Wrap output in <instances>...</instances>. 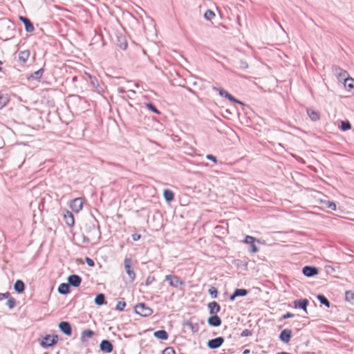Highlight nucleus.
<instances>
[{"label": "nucleus", "instance_id": "nucleus-55", "mask_svg": "<svg viewBox=\"0 0 354 354\" xmlns=\"http://www.w3.org/2000/svg\"><path fill=\"white\" fill-rule=\"evenodd\" d=\"M129 92L131 93L132 94H135V91L133 89H129Z\"/></svg>", "mask_w": 354, "mask_h": 354}, {"label": "nucleus", "instance_id": "nucleus-8", "mask_svg": "<svg viewBox=\"0 0 354 354\" xmlns=\"http://www.w3.org/2000/svg\"><path fill=\"white\" fill-rule=\"evenodd\" d=\"M213 89L215 90V91H218L220 95L225 97L226 98H227L231 102H236V103L243 104V103L241 101L235 99L231 94H230L228 92L225 91L223 88H217V87H213Z\"/></svg>", "mask_w": 354, "mask_h": 354}, {"label": "nucleus", "instance_id": "nucleus-21", "mask_svg": "<svg viewBox=\"0 0 354 354\" xmlns=\"http://www.w3.org/2000/svg\"><path fill=\"white\" fill-rule=\"evenodd\" d=\"M30 56L29 50L20 51L18 55V59L23 64L26 63Z\"/></svg>", "mask_w": 354, "mask_h": 354}, {"label": "nucleus", "instance_id": "nucleus-18", "mask_svg": "<svg viewBox=\"0 0 354 354\" xmlns=\"http://www.w3.org/2000/svg\"><path fill=\"white\" fill-rule=\"evenodd\" d=\"M248 293V291L246 289H236L234 293L230 296V299L233 301L237 297H243L246 296Z\"/></svg>", "mask_w": 354, "mask_h": 354}, {"label": "nucleus", "instance_id": "nucleus-58", "mask_svg": "<svg viewBox=\"0 0 354 354\" xmlns=\"http://www.w3.org/2000/svg\"><path fill=\"white\" fill-rule=\"evenodd\" d=\"M0 64H2V62L0 61ZM2 70V68L0 67V71Z\"/></svg>", "mask_w": 354, "mask_h": 354}, {"label": "nucleus", "instance_id": "nucleus-5", "mask_svg": "<svg viewBox=\"0 0 354 354\" xmlns=\"http://www.w3.org/2000/svg\"><path fill=\"white\" fill-rule=\"evenodd\" d=\"M333 71L337 75L339 81H344L349 76L346 71L342 69L337 66L333 67Z\"/></svg>", "mask_w": 354, "mask_h": 354}, {"label": "nucleus", "instance_id": "nucleus-15", "mask_svg": "<svg viewBox=\"0 0 354 354\" xmlns=\"http://www.w3.org/2000/svg\"><path fill=\"white\" fill-rule=\"evenodd\" d=\"M207 307L210 315H216L221 310V306L216 301L208 303Z\"/></svg>", "mask_w": 354, "mask_h": 354}, {"label": "nucleus", "instance_id": "nucleus-12", "mask_svg": "<svg viewBox=\"0 0 354 354\" xmlns=\"http://www.w3.org/2000/svg\"><path fill=\"white\" fill-rule=\"evenodd\" d=\"M291 337L292 331L290 329L283 330L279 335L280 340L284 343H288L291 339Z\"/></svg>", "mask_w": 354, "mask_h": 354}, {"label": "nucleus", "instance_id": "nucleus-25", "mask_svg": "<svg viewBox=\"0 0 354 354\" xmlns=\"http://www.w3.org/2000/svg\"><path fill=\"white\" fill-rule=\"evenodd\" d=\"M70 291V286L68 283H61L58 287V292L62 295H66Z\"/></svg>", "mask_w": 354, "mask_h": 354}, {"label": "nucleus", "instance_id": "nucleus-44", "mask_svg": "<svg viewBox=\"0 0 354 354\" xmlns=\"http://www.w3.org/2000/svg\"><path fill=\"white\" fill-rule=\"evenodd\" d=\"M162 354H175V351L171 347H167L163 350Z\"/></svg>", "mask_w": 354, "mask_h": 354}, {"label": "nucleus", "instance_id": "nucleus-3", "mask_svg": "<svg viewBox=\"0 0 354 354\" xmlns=\"http://www.w3.org/2000/svg\"><path fill=\"white\" fill-rule=\"evenodd\" d=\"M124 269L131 281L135 279L136 274L131 267V259L126 258L124 261Z\"/></svg>", "mask_w": 354, "mask_h": 354}, {"label": "nucleus", "instance_id": "nucleus-52", "mask_svg": "<svg viewBox=\"0 0 354 354\" xmlns=\"http://www.w3.org/2000/svg\"><path fill=\"white\" fill-rule=\"evenodd\" d=\"M140 235L138 234H133L132 235V239L133 241H138L140 239Z\"/></svg>", "mask_w": 354, "mask_h": 354}, {"label": "nucleus", "instance_id": "nucleus-48", "mask_svg": "<svg viewBox=\"0 0 354 354\" xmlns=\"http://www.w3.org/2000/svg\"><path fill=\"white\" fill-rule=\"evenodd\" d=\"M86 263H87V265L88 266H94V261L91 259H90L88 257L86 258Z\"/></svg>", "mask_w": 354, "mask_h": 354}, {"label": "nucleus", "instance_id": "nucleus-43", "mask_svg": "<svg viewBox=\"0 0 354 354\" xmlns=\"http://www.w3.org/2000/svg\"><path fill=\"white\" fill-rule=\"evenodd\" d=\"M255 239L253 236H246L245 239V243H248L251 245L252 243H254Z\"/></svg>", "mask_w": 354, "mask_h": 354}, {"label": "nucleus", "instance_id": "nucleus-24", "mask_svg": "<svg viewBox=\"0 0 354 354\" xmlns=\"http://www.w3.org/2000/svg\"><path fill=\"white\" fill-rule=\"evenodd\" d=\"M24 283L21 280H17L14 284V289L18 293H21L24 290Z\"/></svg>", "mask_w": 354, "mask_h": 354}, {"label": "nucleus", "instance_id": "nucleus-28", "mask_svg": "<svg viewBox=\"0 0 354 354\" xmlns=\"http://www.w3.org/2000/svg\"><path fill=\"white\" fill-rule=\"evenodd\" d=\"M95 303L98 306L104 304L106 303L104 295L102 293L97 295L95 298Z\"/></svg>", "mask_w": 354, "mask_h": 354}, {"label": "nucleus", "instance_id": "nucleus-39", "mask_svg": "<svg viewBox=\"0 0 354 354\" xmlns=\"http://www.w3.org/2000/svg\"><path fill=\"white\" fill-rule=\"evenodd\" d=\"M125 306H126V302L124 301H120L118 302V304L115 306V310H117L118 311H122Z\"/></svg>", "mask_w": 354, "mask_h": 354}, {"label": "nucleus", "instance_id": "nucleus-53", "mask_svg": "<svg viewBox=\"0 0 354 354\" xmlns=\"http://www.w3.org/2000/svg\"><path fill=\"white\" fill-rule=\"evenodd\" d=\"M118 91L121 93H124V89L123 88H119Z\"/></svg>", "mask_w": 354, "mask_h": 354}, {"label": "nucleus", "instance_id": "nucleus-11", "mask_svg": "<svg viewBox=\"0 0 354 354\" xmlns=\"http://www.w3.org/2000/svg\"><path fill=\"white\" fill-rule=\"evenodd\" d=\"M59 328L66 335L70 336L72 334L71 326L68 322H61L59 324Z\"/></svg>", "mask_w": 354, "mask_h": 354}, {"label": "nucleus", "instance_id": "nucleus-27", "mask_svg": "<svg viewBox=\"0 0 354 354\" xmlns=\"http://www.w3.org/2000/svg\"><path fill=\"white\" fill-rule=\"evenodd\" d=\"M346 301L351 304H354V291L348 290L345 292Z\"/></svg>", "mask_w": 354, "mask_h": 354}, {"label": "nucleus", "instance_id": "nucleus-22", "mask_svg": "<svg viewBox=\"0 0 354 354\" xmlns=\"http://www.w3.org/2000/svg\"><path fill=\"white\" fill-rule=\"evenodd\" d=\"M154 337L162 340H166L168 338L167 333L164 330H159L155 331L153 333Z\"/></svg>", "mask_w": 354, "mask_h": 354}, {"label": "nucleus", "instance_id": "nucleus-40", "mask_svg": "<svg viewBox=\"0 0 354 354\" xmlns=\"http://www.w3.org/2000/svg\"><path fill=\"white\" fill-rule=\"evenodd\" d=\"M7 299H8V301H7L6 304L8 305V306L9 307L10 309L13 308L16 304L15 299L12 297H8Z\"/></svg>", "mask_w": 354, "mask_h": 354}, {"label": "nucleus", "instance_id": "nucleus-46", "mask_svg": "<svg viewBox=\"0 0 354 354\" xmlns=\"http://www.w3.org/2000/svg\"><path fill=\"white\" fill-rule=\"evenodd\" d=\"M259 250L257 246L254 244V243H252L250 245V252H253V253H256Z\"/></svg>", "mask_w": 354, "mask_h": 354}, {"label": "nucleus", "instance_id": "nucleus-9", "mask_svg": "<svg viewBox=\"0 0 354 354\" xmlns=\"http://www.w3.org/2000/svg\"><path fill=\"white\" fill-rule=\"evenodd\" d=\"M303 274L308 277H313L318 274V269L313 266H304L302 269Z\"/></svg>", "mask_w": 354, "mask_h": 354}, {"label": "nucleus", "instance_id": "nucleus-57", "mask_svg": "<svg viewBox=\"0 0 354 354\" xmlns=\"http://www.w3.org/2000/svg\"><path fill=\"white\" fill-rule=\"evenodd\" d=\"M134 87H138V85L137 84H133Z\"/></svg>", "mask_w": 354, "mask_h": 354}, {"label": "nucleus", "instance_id": "nucleus-10", "mask_svg": "<svg viewBox=\"0 0 354 354\" xmlns=\"http://www.w3.org/2000/svg\"><path fill=\"white\" fill-rule=\"evenodd\" d=\"M82 281V278L77 274H71L68 277V283L73 287H78Z\"/></svg>", "mask_w": 354, "mask_h": 354}, {"label": "nucleus", "instance_id": "nucleus-20", "mask_svg": "<svg viewBox=\"0 0 354 354\" xmlns=\"http://www.w3.org/2000/svg\"><path fill=\"white\" fill-rule=\"evenodd\" d=\"M307 113H308L309 118L313 121L315 122V121H317V120H319L320 119V113L317 111H315V110L312 109H307Z\"/></svg>", "mask_w": 354, "mask_h": 354}, {"label": "nucleus", "instance_id": "nucleus-6", "mask_svg": "<svg viewBox=\"0 0 354 354\" xmlns=\"http://www.w3.org/2000/svg\"><path fill=\"white\" fill-rule=\"evenodd\" d=\"M223 342H224L223 337H218L216 338L209 339L207 342V345L208 348L210 349H216V348H218L220 346H221V345L223 344Z\"/></svg>", "mask_w": 354, "mask_h": 354}, {"label": "nucleus", "instance_id": "nucleus-47", "mask_svg": "<svg viewBox=\"0 0 354 354\" xmlns=\"http://www.w3.org/2000/svg\"><path fill=\"white\" fill-rule=\"evenodd\" d=\"M154 281V278L152 277H148L146 279L145 284L147 286L150 285Z\"/></svg>", "mask_w": 354, "mask_h": 354}, {"label": "nucleus", "instance_id": "nucleus-54", "mask_svg": "<svg viewBox=\"0 0 354 354\" xmlns=\"http://www.w3.org/2000/svg\"><path fill=\"white\" fill-rule=\"evenodd\" d=\"M250 353V350L248 349H245L243 352V354H248Z\"/></svg>", "mask_w": 354, "mask_h": 354}, {"label": "nucleus", "instance_id": "nucleus-2", "mask_svg": "<svg viewBox=\"0 0 354 354\" xmlns=\"http://www.w3.org/2000/svg\"><path fill=\"white\" fill-rule=\"evenodd\" d=\"M165 280L167 281L169 285L174 288H178L179 286L185 285V282L176 275H166Z\"/></svg>", "mask_w": 354, "mask_h": 354}, {"label": "nucleus", "instance_id": "nucleus-31", "mask_svg": "<svg viewBox=\"0 0 354 354\" xmlns=\"http://www.w3.org/2000/svg\"><path fill=\"white\" fill-rule=\"evenodd\" d=\"M344 84L345 87L348 88V89L353 88H354V79L352 77H350L348 76L344 81Z\"/></svg>", "mask_w": 354, "mask_h": 354}, {"label": "nucleus", "instance_id": "nucleus-35", "mask_svg": "<svg viewBox=\"0 0 354 354\" xmlns=\"http://www.w3.org/2000/svg\"><path fill=\"white\" fill-rule=\"evenodd\" d=\"M340 128L342 131H347L351 128L348 121H342Z\"/></svg>", "mask_w": 354, "mask_h": 354}, {"label": "nucleus", "instance_id": "nucleus-26", "mask_svg": "<svg viewBox=\"0 0 354 354\" xmlns=\"http://www.w3.org/2000/svg\"><path fill=\"white\" fill-rule=\"evenodd\" d=\"M165 200L167 202H171L174 200V194L169 189H165L163 192Z\"/></svg>", "mask_w": 354, "mask_h": 354}, {"label": "nucleus", "instance_id": "nucleus-56", "mask_svg": "<svg viewBox=\"0 0 354 354\" xmlns=\"http://www.w3.org/2000/svg\"><path fill=\"white\" fill-rule=\"evenodd\" d=\"M277 354H290V353H286V352H281V353H279Z\"/></svg>", "mask_w": 354, "mask_h": 354}, {"label": "nucleus", "instance_id": "nucleus-32", "mask_svg": "<svg viewBox=\"0 0 354 354\" xmlns=\"http://www.w3.org/2000/svg\"><path fill=\"white\" fill-rule=\"evenodd\" d=\"M317 299L319 301V302L322 304H324V306H326V307H330V301L328 300V299L324 296V295H317Z\"/></svg>", "mask_w": 354, "mask_h": 354}, {"label": "nucleus", "instance_id": "nucleus-42", "mask_svg": "<svg viewBox=\"0 0 354 354\" xmlns=\"http://www.w3.org/2000/svg\"><path fill=\"white\" fill-rule=\"evenodd\" d=\"M93 335V332L91 330H85L82 332L83 337H91Z\"/></svg>", "mask_w": 354, "mask_h": 354}, {"label": "nucleus", "instance_id": "nucleus-13", "mask_svg": "<svg viewBox=\"0 0 354 354\" xmlns=\"http://www.w3.org/2000/svg\"><path fill=\"white\" fill-rule=\"evenodd\" d=\"M207 324L211 326H220L222 324L221 319L217 315H212L207 319Z\"/></svg>", "mask_w": 354, "mask_h": 354}, {"label": "nucleus", "instance_id": "nucleus-14", "mask_svg": "<svg viewBox=\"0 0 354 354\" xmlns=\"http://www.w3.org/2000/svg\"><path fill=\"white\" fill-rule=\"evenodd\" d=\"M102 351L109 353L113 351V345L110 341L104 339L102 340L100 344Z\"/></svg>", "mask_w": 354, "mask_h": 354}, {"label": "nucleus", "instance_id": "nucleus-33", "mask_svg": "<svg viewBox=\"0 0 354 354\" xmlns=\"http://www.w3.org/2000/svg\"><path fill=\"white\" fill-rule=\"evenodd\" d=\"M236 66L241 69H246L248 67V64L246 61L243 59H239L236 63Z\"/></svg>", "mask_w": 354, "mask_h": 354}, {"label": "nucleus", "instance_id": "nucleus-4", "mask_svg": "<svg viewBox=\"0 0 354 354\" xmlns=\"http://www.w3.org/2000/svg\"><path fill=\"white\" fill-rule=\"evenodd\" d=\"M58 337L57 335L51 337L50 335H46L44 337L41 342V346L43 348H46L55 344L57 342Z\"/></svg>", "mask_w": 354, "mask_h": 354}, {"label": "nucleus", "instance_id": "nucleus-49", "mask_svg": "<svg viewBox=\"0 0 354 354\" xmlns=\"http://www.w3.org/2000/svg\"><path fill=\"white\" fill-rule=\"evenodd\" d=\"M9 297H10V293L9 292L0 293V300H2V299H6V298H8Z\"/></svg>", "mask_w": 354, "mask_h": 354}, {"label": "nucleus", "instance_id": "nucleus-45", "mask_svg": "<svg viewBox=\"0 0 354 354\" xmlns=\"http://www.w3.org/2000/svg\"><path fill=\"white\" fill-rule=\"evenodd\" d=\"M252 335V332L248 329H245L241 333V337H248Z\"/></svg>", "mask_w": 354, "mask_h": 354}, {"label": "nucleus", "instance_id": "nucleus-19", "mask_svg": "<svg viewBox=\"0 0 354 354\" xmlns=\"http://www.w3.org/2000/svg\"><path fill=\"white\" fill-rule=\"evenodd\" d=\"M64 218L66 224L68 226H73L74 225V217L71 212L66 211L64 214Z\"/></svg>", "mask_w": 354, "mask_h": 354}, {"label": "nucleus", "instance_id": "nucleus-7", "mask_svg": "<svg viewBox=\"0 0 354 354\" xmlns=\"http://www.w3.org/2000/svg\"><path fill=\"white\" fill-rule=\"evenodd\" d=\"M70 207L73 212H79L83 207V200L82 198H76L71 201Z\"/></svg>", "mask_w": 354, "mask_h": 354}, {"label": "nucleus", "instance_id": "nucleus-17", "mask_svg": "<svg viewBox=\"0 0 354 354\" xmlns=\"http://www.w3.org/2000/svg\"><path fill=\"white\" fill-rule=\"evenodd\" d=\"M19 20L23 22L25 26V29L27 32H31L34 30V26L31 21L25 17H19Z\"/></svg>", "mask_w": 354, "mask_h": 354}, {"label": "nucleus", "instance_id": "nucleus-23", "mask_svg": "<svg viewBox=\"0 0 354 354\" xmlns=\"http://www.w3.org/2000/svg\"><path fill=\"white\" fill-rule=\"evenodd\" d=\"M86 229H88V233L91 234V235L96 236L99 234V230L95 227L93 223L91 225H86Z\"/></svg>", "mask_w": 354, "mask_h": 354}, {"label": "nucleus", "instance_id": "nucleus-38", "mask_svg": "<svg viewBox=\"0 0 354 354\" xmlns=\"http://www.w3.org/2000/svg\"><path fill=\"white\" fill-rule=\"evenodd\" d=\"M208 292L212 298H216L218 296V290L215 287L212 286L208 290Z\"/></svg>", "mask_w": 354, "mask_h": 354}, {"label": "nucleus", "instance_id": "nucleus-34", "mask_svg": "<svg viewBox=\"0 0 354 354\" xmlns=\"http://www.w3.org/2000/svg\"><path fill=\"white\" fill-rule=\"evenodd\" d=\"M44 69L40 68L39 70L35 71L34 73L31 75V77L35 80H39L43 74Z\"/></svg>", "mask_w": 354, "mask_h": 354}, {"label": "nucleus", "instance_id": "nucleus-37", "mask_svg": "<svg viewBox=\"0 0 354 354\" xmlns=\"http://www.w3.org/2000/svg\"><path fill=\"white\" fill-rule=\"evenodd\" d=\"M118 41L120 42L118 45L121 49L124 50L127 48V43L124 37H118Z\"/></svg>", "mask_w": 354, "mask_h": 354}, {"label": "nucleus", "instance_id": "nucleus-36", "mask_svg": "<svg viewBox=\"0 0 354 354\" xmlns=\"http://www.w3.org/2000/svg\"><path fill=\"white\" fill-rule=\"evenodd\" d=\"M214 16V12L210 10H207L204 14L205 19L208 21L211 20Z\"/></svg>", "mask_w": 354, "mask_h": 354}, {"label": "nucleus", "instance_id": "nucleus-16", "mask_svg": "<svg viewBox=\"0 0 354 354\" xmlns=\"http://www.w3.org/2000/svg\"><path fill=\"white\" fill-rule=\"evenodd\" d=\"M308 300L307 299H299V300H295L294 301V307L295 308H301L303 309L306 313H307V310H306V308L308 305Z\"/></svg>", "mask_w": 354, "mask_h": 354}, {"label": "nucleus", "instance_id": "nucleus-29", "mask_svg": "<svg viewBox=\"0 0 354 354\" xmlns=\"http://www.w3.org/2000/svg\"><path fill=\"white\" fill-rule=\"evenodd\" d=\"M321 203L332 210H336L337 206L334 202L329 201L327 200H321Z\"/></svg>", "mask_w": 354, "mask_h": 354}, {"label": "nucleus", "instance_id": "nucleus-30", "mask_svg": "<svg viewBox=\"0 0 354 354\" xmlns=\"http://www.w3.org/2000/svg\"><path fill=\"white\" fill-rule=\"evenodd\" d=\"M8 102V96L0 93V109L5 106Z\"/></svg>", "mask_w": 354, "mask_h": 354}, {"label": "nucleus", "instance_id": "nucleus-50", "mask_svg": "<svg viewBox=\"0 0 354 354\" xmlns=\"http://www.w3.org/2000/svg\"><path fill=\"white\" fill-rule=\"evenodd\" d=\"M295 316L294 314L291 313H287L286 314H284L283 315V319H288V318H292Z\"/></svg>", "mask_w": 354, "mask_h": 354}, {"label": "nucleus", "instance_id": "nucleus-51", "mask_svg": "<svg viewBox=\"0 0 354 354\" xmlns=\"http://www.w3.org/2000/svg\"><path fill=\"white\" fill-rule=\"evenodd\" d=\"M206 158L207 160H212L213 162H216V158L215 156H214L213 155H211V154H209L206 156Z\"/></svg>", "mask_w": 354, "mask_h": 354}, {"label": "nucleus", "instance_id": "nucleus-1", "mask_svg": "<svg viewBox=\"0 0 354 354\" xmlns=\"http://www.w3.org/2000/svg\"><path fill=\"white\" fill-rule=\"evenodd\" d=\"M134 310L136 314H138L142 317L149 316L153 313L152 309L146 306L143 303H140L137 304L134 308Z\"/></svg>", "mask_w": 354, "mask_h": 354}, {"label": "nucleus", "instance_id": "nucleus-41", "mask_svg": "<svg viewBox=\"0 0 354 354\" xmlns=\"http://www.w3.org/2000/svg\"><path fill=\"white\" fill-rule=\"evenodd\" d=\"M145 105L149 110L153 111L155 113L160 114V111L151 103H146Z\"/></svg>", "mask_w": 354, "mask_h": 354}]
</instances>
